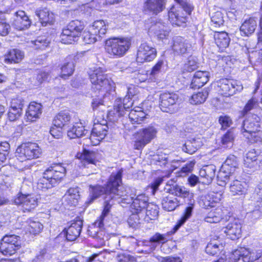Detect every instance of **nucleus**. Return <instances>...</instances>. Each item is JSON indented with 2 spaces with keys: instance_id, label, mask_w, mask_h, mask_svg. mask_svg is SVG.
Here are the masks:
<instances>
[{
  "instance_id": "f257e3e1",
  "label": "nucleus",
  "mask_w": 262,
  "mask_h": 262,
  "mask_svg": "<svg viewBox=\"0 0 262 262\" xmlns=\"http://www.w3.org/2000/svg\"><path fill=\"white\" fill-rule=\"evenodd\" d=\"M122 169L117 172H113L105 187L101 185L90 186V194L86 201L88 204L92 203L101 195H104V208L102 212L103 216L108 215L115 202L120 203L119 199H121L122 202H126L125 196L128 193L129 188L127 186L120 185L122 182Z\"/></svg>"
},
{
  "instance_id": "f03ea898",
  "label": "nucleus",
  "mask_w": 262,
  "mask_h": 262,
  "mask_svg": "<svg viewBox=\"0 0 262 262\" xmlns=\"http://www.w3.org/2000/svg\"><path fill=\"white\" fill-rule=\"evenodd\" d=\"M165 190L166 192L170 194L183 198L184 202L188 205V206L185 209L184 214L178 221L177 224L171 231V234H174L184 224L186 220L191 216L195 203L194 194L188 188L183 186L178 185L172 181L171 182L169 181L167 183V187L165 188Z\"/></svg>"
},
{
  "instance_id": "7ed1b4c3",
  "label": "nucleus",
  "mask_w": 262,
  "mask_h": 262,
  "mask_svg": "<svg viewBox=\"0 0 262 262\" xmlns=\"http://www.w3.org/2000/svg\"><path fill=\"white\" fill-rule=\"evenodd\" d=\"M223 211L222 209L217 208L209 212L205 217L204 220L209 223L219 222L223 223L225 221L228 222L229 223L226 227L223 228L224 232L232 240L238 238L242 232V225L240 220L231 216H229L228 219L227 216L224 218L223 217Z\"/></svg>"
},
{
  "instance_id": "20e7f679",
  "label": "nucleus",
  "mask_w": 262,
  "mask_h": 262,
  "mask_svg": "<svg viewBox=\"0 0 262 262\" xmlns=\"http://www.w3.org/2000/svg\"><path fill=\"white\" fill-rule=\"evenodd\" d=\"M66 168L62 164H54L48 168L39 179L38 188L45 191L57 186L65 176Z\"/></svg>"
},
{
  "instance_id": "39448f33",
  "label": "nucleus",
  "mask_w": 262,
  "mask_h": 262,
  "mask_svg": "<svg viewBox=\"0 0 262 262\" xmlns=\"http://www.w3.org/2000/svg\"><path fill=\"white\" fill-rule=\"evenodd\" d=\"M179 7L173 5L168 10V19L173 26H181L185 24L187 16L193 9L192 5L187 0H174Z\"/></svg>"
},
{
  "instance_id": "423d86ee",
  "label": "nucleus",
  "mask_w": 262,
  "mask_h": 262,
  "mask_svg": "<svg viewBox=\"0 0 262 262\" xmlns=\"http://www.w3.org/2000/svg\"><path fill=\"white\" fill-rule=\"evenodd\" d=\"M30 189L27 182H23L17 194V211L19 212H29L38 205V199L35 195L29 194Z\"/></svg>"
},
{
  "instance_id": "0eeeda50",
  "label": "nucleus",
  "mask_w": 262,
  "mask_h": 262,
  "mask_svg": "<svg viewBox=\"0 0 262 262\" xmlns=\"http://www.w3.org/2000/svg\"><path fill=\"white\" fill-rule=\"evenodd\" d=\"M84 28L83 21L75 19L71 21L62 30L60 40L62 43L72 44L78 40Z\"/></svg>"
},
{
  "instance_id": "6e6552de",
  "label": "nucleus",
  "mask_w": 262,
  "mask_h": 262,
  "mask_svg": "<svg viewBox=\"0 0 262 262\" xmlns=\"http://www.w3.org/2000/svg\"><path fill=\"white\" fill-rule=\"evenodd\" d=\"M262 255L261 250L253 251L248 248L241 247L234 250L229 255V262H253ZM215 262H227L221 258Z\"/></svg>"
},
{
  "instance_id": "1a4fd4ad",
  "label": "nucleus",
  "mask_w": 262,
  "mask_h": 262,
  "mask_svg": "<svg viewBox=\"0 0 262 262\" xmlns=\"http://www.w3.org/2000/svg\"><path fill=\"white\" fill-rule=\"evenodd\" d=\"M130 45V39L127 38H113L106 40L105 49L110 56L120 57L125 54Z\"/></svg>"
},
{
  "instance_id": "9d476101",
  "label": "nucleus",
  "mask_w": 262,
  "mask_h": 262,
  "mask_svg": "<svg viewBox=\"0 0 262 262\" xmlns=\"http://www.w3.org/2000/svg\"><path fill=\"white\" fill-rule=\"evenodd\" d=\"M105 72L103 68L99 67L95 69L90 74L92 89L95 92L99 91V96H103L105 92L110 88V81Z\"/></svg>"
},
{
  "instance_id": "9b49d317",
  "label": "nucleus",
  "mask_w": 262,
  "mask_h": 262,
  "mask_svg": "<svg viewBox=\"0 0 262 262\" xmlns=\"http://www.w3.org/2000/svg\"><path fill=\"white\" fill-rule=\"evenodd\" d=\"M134 102L130 95L126 96L123 100L121 98L117 99L114 103L113 110L107 113V119L112 122H116L121 116H123L126 111L133 106Z\"/></svg>"
},
{
  "instance_id": "f8f14e48",
  "label": "nucleus",
  "mask_w": 262,
  "mask_h": 262,
  "mask_svg": "<svg viewBox=\"0 0 262 262\" xmlns=\"http://www.w3.org/2000/svg\"><path fill=\"white\" fill-rule=\"evenodd\" d=\"M41 154V150L37 144L26 142L17 147V161L23 162L26 160L37 158Z\"/></svg>"
},
{
  "instance_id": "ddd939ff",
  "label": "nucleus",
  "mask_w": 262,
  "mask_h": 262,
  "mask_svg": "<svg viewBox=\"0 0 262 262\" xmlns=\"http://www.w3.org/2000/svg\"><path fill=\"white\" fill-rule=\"evenodd\" d=\"M43 229V225L39 222L30 219L25 222L20 223L17 229L21 232L17 234L22 235V238L25 241L28 239L31 235L38 234Z\"/></svg>"
},
{
  "instance_id": "4468645a",
  "label": "nucleus",
  "mask_w": 262,
  "mask_h": 262,
  "mask_svg": "<svg viewBox=\"0 0 262 262\" xmlns=\"http://www.w3.org/2000/svg\"><path fill=\"white\" fill-rule=\"evenodd\" d=\"M245 119L243 121L242 126L241 132L247 139L256 130L259 129L260 117L256 114H248L245 116Z\"/></svg>"
},
{
  "instance_id": "2eb2a0df",
  "label": "nucleus",
  "mask_w": 262,
  "mask_h": 262,
  "mask_svg": "<svg viewBox=\"0 0 262 262\" xmlns=\"http://www.w3.org/2000/svg\"><path fill=\"white\" fill-rule=\"evenodd\" d=\"M179 99L178 95L173 92L161 93L159 97V107L162 111L171 113L173 112Z\"/></svg>"
},
{
  "instance_id": "dca6fc26",
  "label": "nucleus",
  "mask_w": 262,
  "mask_h": 262,
  "mask_svg": "<svg viewBox=\"0 0 262 262\" xmlns=\"http://www.w3.org/2000/svg\"><path fill=\"white\" fill-rule=\"evenodd\" d=\"M218 83L219 92L221 95L225 96L233 95L236 92H240L243 89L239 81L233 79H222Z\"/></svg>"
},
{
  "instance_id": "f3484780",
  "label": "nucleus",
  "mask_w": 262,
  "mask_h": 262,
  "mask_svg": "<svg viewBox=\"0 0 262 262\" xmlns=\"http://www.w3.org/2000/svg\"><path fill=\"white\" fill-rule=\"evenodd\" d=\"M157 54V52L155 48L146 42H143L138 48L136 60L140 63L149 62L156 58Z\"/></svg>"
},
{
  "instance_id": "a211bd4d",
  "label": "nucleus",
  "mask_w": 262,
  "mask_h": 262,
  "mask_svg": "<svg viewBox=\"0 0 262 262\" xmlns=\"http://www.w3.org/2000/svg\"><path fill=\"white\" fill-rule=\"evenodd\" d=\"M171 231L167 232L166 234H161L157 232L152 235L149 241H143L144 249L141 250V252L145 253H150L153 252L159 245H163L168 241L167 235H171Z\"/></svg>"
},
{
  "instance_id": "6ab92c4d",
  "label": "nucleus",
  "mask_w": 262,
  "mask_h": 262,
  "mask_svg": "<svg viewBox=\"0 0 262 262\" xmlns=\"http://www.w3.org/2000/svg\"><path fill=\"white\" fill-rule=\"evenodd\" d=\"M102 122H97L94 123V127L91 132L89 140L91 141L93 145H97L99 142L103 139L108 133V126L106 120H102Z\"/></svg>"
},
{
  "instance_id": "aec40b11",
  "label": "nucleus",
  "mask_w": 262,
  "mask_h": 262,
  "mask_svg": "<svg viewBox=\"0 0 262 262\" xmlns=\"http://www.w3.org/2000/svg\"><path fill=\"white\" fill-rule=\"evenodd\" d=\"M128 187L129 188V190L127 195L125 196L126 199V200H125L126 202L124 201L123 202L121 201V199H119L120 203L129 204L132 201L131 208L134 209L136 213H139L146 208L148 204H149V203H148V198L145 194H141L138 195L134 199V197L131 196V194H129L130 188L129 187Z\"/></svg>"
},
{
  "instance_id": "412c9836",
  "label": "nucleus",
  "mask_w": 262,
  "mask_h": 262,
  "mask_svg": "<svg viewBox=\"0 0 262 262\" xmlns=\"http://www.w3.org/2000/svg\"><path fill=\"white\" fill-rule=\"evenodd\" d=\"M107 215L103 216V212L99 217L91 226H89L87 232L88 235L100 242L102 243L104 237V231H103V221Z\"/></svg>"
},
{
  "instance_id": "4be33fe9",
  "label": "nucleus",
  "mask_w": 262,
  "mask_h": 262,
  "mask_svg": "<svg viewBox=\"0 0 262 262\" xmlns=\"http://www.w3.org/2000/svg\"><path fill=\"white\" fill-rule=\"evenodd\" d=\"M77 158L81 161L80 166L89 168V165H96L102 159L101 155L97 151L84 150L82 153L78 154Z\"/></svg>"
},
{
  "instance_id": "5701e85b",
  "label": "nucleus",
  "mask_w": 262,
  "mask_h": 262,
  "mask_svg": "<svg viewBox=\"0 0 262 262\" xmlns=\"http://www.w3.org/2000/svg\"><path fill=\"white\" fill-rule=\"evenodd\" d=\"M253 195L256 202L255 209L247 215L248 217L254 221L259 218L262 213V183L259 184L256 187Z\"/></svg>"
},
{
  "instance_id": "b1692460",
  "label": "nucleus",
  "mask_w": 262,
  "mask_h": 262,
  "mask_svg": "<svg viewBox=\"0 0 262 262\" xmlns=\"http://www.w3.org/2000/svg\"><path fill=\"white\" fill-rule=\"evenodd\" d=\"M16 236L9 235L5 236L0 245V251L4 255H12L16 252Z\"/></svg>"
},
{
  "instance_id": "393cba45",
  "label": "nucleus",
  "mask_w": 262,
  "mask_h": 262,
  "mask_svg": "<svg viewBox=\"0 0 262 262\" xmlns=\"http://www.w3.org/2000/svg\"><path fill=\"white\" fill-rule=\"evenodd\" d=\"M166 0H146L143 4L145 13L157 15L165 8Z\"/></svg>"
},
{
  "instance_id": "a878e982",
  "label": "nucleus",
  "mask_w": 262,
  "mask_h": 262,
  "mask_svg": "<svg viewBox=\"0 0 262 262\" xmlns=\"http://www.w3.org/2000/svg\"><path fill=\"white\" fill-rule=\"evenodd\" d=\"M83 221L80 219L73 222L70 226L67 229L66 231V237L69 241H74L80 235Z\"/></svg>"
},
{
  "instance_id": "bb28decb",
  "label": "nucleus",
  "mask_w": 262,
  "mask_h": 262,
  "mask_svg": "<svg viewBox=\"0 0 262 262\" xmlns=\"http://www.w3.org/2000/svg\"><path fill=\"white\" fill-rule=\"evenodd\" d=\"M191 46L182 37L178 36L173 38L172 49L175 54L184 55L189 53Z\"/></svg>"
},
{
  "instance_id": "cd10ccee",
  "label": "nucleus",
  "mask_w": 262,
  "mask_h": 262,
  "mask_svg": "<svg viewBox=\"0 0 262 262\" xmlns=\"http://www.w3.org/2000/svg\"><path fill=\"white\" fill-rule=\"evenodd\" d=\"M216 167L213 164L203 166L199 171L201 182L205 184H210L215 176Z\"/></svg>"
},
{
  "instance_id": "c85d7f7f",
  "label": "nucleus",
  "mask_w": 262,
  "mask_h": 262,
  "mask_svg": "<svg viewBox=\"0 0 262 262\" xmlns=\"http://www.w3.org/2000/svg\"><path fill=\"white\" fill-rule=\"evenodd\" d=\"M42 113V105L40 103L33 102L30 103L26 112L25 119L27 121H35Z\"/></svg>"
},
{
  "instance_id": "c756f323",
  "label": "nucleus",
  "mask_w": 262,
  "mask_h": 262,
  "mask_svg": "<svg viewBox=\"0 0 262 262\" xmlns=\"http://www.w3.org/2000/svg\"><path fill=\"white\" fill-rule=\"evenodd\" d=\"M150 33H153L158 38H165L169 34V29L167 26L161 20L152 24L149 29Z\"/></svg>"
},
{
  "instance_id": "7c9ffc66",
  "label": "nucleus",
  "mask_w": 262,
  "mask_h": 262,
  "mask_svg": "<svg viewBox=\"0 0 262 262\" xmlns=\"http://www.w3.org/2000/svg\"><path fill=\"white\" fill-rule=\"evenodd\" d=\"M35 14L39 19L42 26L52 25L54 21V15L47 8H39L35 11Z\"/></svg>"
},
{
  "instance_id": "2f4dec72",
  "label": "nucleus",
  "mask_w": 262,
  "mask_h": 262,
  "mask_svg": "<svg viewBox=\"0 0 262 262\" xmlns=\"http://www.w3.org/2000/svg\"><path fill=\"white\" fill-rule=\"evenodd\" d=\"M208 80L209 73L208 72L197 71L193 76L190 87L192 89H199L206 84Z\"/></svg>"
},
{
  "instance_id": "473e14b6",
  "label": "nucleus",
  "mask_w": 262,
  "mask_h": 262,
  "mask_svg": "<svg viewBox=\"0 0 262 262\" xmlns=\"http://www.w3.org/2000/svg\"><path fill=\"white\" fill-rule=\"evenodd\" d=\"M80 198L79 188H69L63 197V202L66 205L70 206H75Z\"/></svg>"
},
{
  "instance_id": "72a5a7b5",
  "label": "nucleus",
  "mask_w": 262,
  "mask_h": 262,
  "mask_svg": "<svg viewBox=\"0 0 262 262\" xmlns=\"http://www.w3.org/2000/svg\"><path fill=\"white\" fill-rule=\"evenodd\" d=\"M161 204L163 208L168 211L174 210L180 205L178 199L170 193L163 195Z\"/></svg>"
},
{
  "instance_id": "f704fd0d",
  "label": "nucleus",
  "mask_w": 262,
  "mask_h": 262,
  "mask_svg": "<svg viewBox=\"0 0 262 262\" xmlns=\"http://www.w3.org/2000/svg\"><path fill=\"white\" fill-rule=\"evenodd\" d=\"M147 116V114L141 110V107H136L135 109L130 111L128 118L133 124H141L145 122Z\"/></svg>"
},
{
  "instance_id": "c9c22d12",
  "label": "nucleus",
  "mask_w": 262,
  "mask_h": 262,
  "mask_svg": "<svg viewBox=\"0 0 262 262\" xmlns=\"http://www.w3.org/2000/svg\"><path fill=\"white\" fill-rule=\"evenodd\" d=\"M221 194L214 192H211L202 196L200 203V205L204 208L213 207L214 204L221 200Z\"/></svg>"
},
{
  "instance_id": "e433bc0d",
  "label": "nucleus",
  "mask_w": 262,
  "mask_h": 262,
  "mask_svg": "<svg viewBox=\"0 0 262 262\" xmlns=\"http://www.w3.org/2000/svg\"><path fill=\"white\" fill-rule=\"evenodd\" d=\"M89 134V131L84 128L81 122L75 123L68 131V136L71 139L80 138Z\"/></svg>"
},
{
  "instance_id": "4c0bfd02",
  "label": "nucleus",
  "mask_w": 262,
  "mask_h": 262,
  "mask_svg": "<svg viewBox=\"0 0 262 262\" xmlns=\"http://www.w3.org/2000/svg\"><path fill=\"white\" fill-rule=\"evenodd\" d=\"M248 184L245 181L233 180L230 185V191L233 195H243L247 192Z\"/></svg>"
},
{
  "instance_id": "58836bf2",
  "label": "nucleus",
  "mask_w": 262,
  "mask_h": 262,
  "mask_svg": "<svg viewBox=\"0 0 262 262\" xmlns=\"http://www.w3.org/2000/svg\"><path fill=\"white\" fill-rule=\"evenodd\" d=\"M257 27V23L255 18L251 17L246 20L240 27L242 35L249 36L255 31Z\"/></svg>"
},
{
  "instance_id": "ea45409f",
  "label": "nucleus",
  "mask_w": 262,
  "mask_h": 262,
  "mask_svg": "<svg viewBox=\"0 0 262 262\" xmlns=\"http://www.w3.org/2000/svg\"><path fill=\"white\" fill-rule=\"evenodd\" d=\"M71 116L69 112L62 111L59 113L53 120L54 125L60 129L67 125L70 121Z\"/></svg>"
},
{
  "instance_id": "a19ab883",
  "label": "nucleus",
  "mask_w": 262,
  "mask_h": 262,
  "mask_svg": "<svg viewBox=\"0 0 262 262\" xmlns=\"http://www.w3.org/2000/svg\"><path fill=\"white\" fill-rule=\"evenodd\" d=\"M107 29V25L103 20H97L95 21L90 27L92 32L96 34L99 39L104 35Z\"/></svg>"
},
{
  "instance_id": "79ce46f5",
  "label": "nucleus",
  "mask_w": 262,
  "mask_h": 262,
  "mask_svg": "<svg viewBox=\"0 0 262 262\" xmlns=\"http://www.w3.org/2000/svg\"><path fill=\"white\" fill-rule=\"evenodd\" d=\"M215 42L221 49L227 48L230 42L228 34L225 32H216L214 34Z\"/></svg>"
},
{
  "instance_id": "37998d69",
  "label": "nucleus",
  "mask_w": 262,
  "mask_h": 262,
  "mask_svg": "<svg viewBox=\"0 0 262 262\" xmlns=\"http://www.w3.org/2000/svg\"><path fill=\"white\" fill-rule=\"evenodd\" d=\"M233 173L234 172L223 169V167L222 166L217 175L219 185L222 186L226 185L229 180L232 178Z\"/></svg>"
},
{
  "instance_id": "c03bdc74",
  "label": "nucleus",
  "mask_w": 262,
  "mask_h": 262,
  "mask_svg": "<svg viewBox=\"0 0 262 262\" xmlns=\"http://www.w3.org/2000/svg\"><path fill=\"white\" fill-rule=\"evenodd\" d=\"M202 145V143L200 139H193L192 140L188 141L183 145V150L189 154H193Z\"/></svg>"
},
{
  "instance_id": "a18cd8bd",
  "label": "nucleus",
  "mask_w": 262,
  "mask_h": 262,
  "mask_svg": "<svg viewBox=\"0 0 262 262\" xmlns=\"http://www.w3.org/2000/svg\"><path fill=\"white\" fill-rule=\"evenodd\" d=\"M208 91L206 89L194 93L189 99L190 103L193 105L204 103L208 96Z\"/></svg>"
},
{
  "instance_id": "49530a36",
  "label": "nucleus",
  "mask_w": 262,
  "mask_h": 262,
  "mask_svg": "<svg viewBox=\"0 0 262 262\" xmlns=\"http://www.w3.org/2000/svg\"><path fill=\"white\" fill-rule=\"evenodd\" d=\"M31 25L29 17L24 11H17V30L28 29Z\"/></svg>"
},
{
  "instance_id": "de8ad7c7",
  "label": "nucleus",
  "mask_w": 262,
  "mask_h": 262,
  "mask_svg": "<svg viewBox=\"0 0 262 262\" xmlns=\"http://www.w3.org/2000/svg\"><path fill=\"white\" fill-rule=\"evenodd\" d=\"M157 133V130L155 127L149 126L147 127L143 128L141 131L138 133V134L141 136V137L143 138L144 140L149 143L156 137Z\"/></svg>"
},
{
  "instance_id": "09e8293b",
  "label": "nucleus",
  "mask_w": 262,
  "mask_h": 262,
  "mask_svg": "<svg viewBox=\"0 0 262 262\" xmlns=\"http://www.w3.org/2000/svg\"><path fill=\"white\" fill-rule=\"evenodd\" d=\"M198 65L197 58L194 56H191L188 58L187 62L184 64L182 72L183 73L191 72L198 69Z\"/></svg>"
},
{
  "instance_id": "8fccbe9b",
  "label": "nucleus",
  "mask_w": 262,
  "mask_h": 262,
  "mask_svg": "<svg viewBox=\"0 0 262 262\" xmlns=\"http://www.w3.org/2000/svg\"><path fill=\"white\" fill-rule=\"evenodd\" d=\"M234 137L233 129L228 130L222 138L221 143L222 145L226 148L231 147L233 145Z\"/></svg>"
},
{
  "instance_id": "3c124183",
  "label": "nucleus",
  "mask_w": 262,
  "mask_h": 262,
  "mask_svg": "<svg viewBox=\"0 0 262 262\" xmlns=\"http://www.w3.org/2000/svg\"><path fill=\"white\" fill-rule=\"evenodd\" d=\"M237 166L238 163L236 157L234 155H230L227 157L222 166L223 167V169L234 172L235 169L237 168Z\"/></svg>"
},
{
  "instance_id": "603ef678",
  "label": "nucleus",
  "mask_w": 262,
  "mask_h": 262,
  "mask_svg": "<svg viewBox=\"0 0 262 262\" xmlns=\"http://www.w3.org/2000/svg\"><path fill=\"white\" fill-rule=\"evenodd\" d=\"M74 63L73 61L67 62L63 63L61 68V76L66 79L71 75L74 70Z\"/></svg>"
},
{
  "instance_id": "864d4df0",
  "label": "nucleus",
  "mask_w": 262,
  "mask_h": 262,
  "mask_svg": "<svg viewBox=\"0 0 262 262\" xmlns=\"http://www.w3.org/2000/svg\"><path fill=\"white\" fill-rule=\"evenodd\" d=\"M158 207L156 205L152 203L148 204L146 208V216L148 220H155L158 215Z\"/></svg>"
},
{
  "instance_id": "5fc2aeb1",
  "label": "nucleus",
  "mask_w": 262,
  "mask_h": 262,
  "mask_svg": "<svg viewBox=\"0 0 262 262\" xmlns=\"http://www.w3.org/2000/svg\"><path fill=\"white\" fill-rule=\"evenodd\" d=\"M258 160V157L257 156L255 151L252 150L249 151L247 154L245 159H244V164L249 167L254 166L255 163L257 164Z\"/></svg>"
},
{
  "instance_id": "6e6d98bb",
  "label": "nucleus",
  "mask_w": 262,
  "mask_h": 262,
  "mask_svg": "<svg viewBox=\"0 0 262 262\" xmlns=\"http://www.w3.org/2000/svg\"><path fill=\"white\" fill-rule=\"evenodd\" d=\"M222 248V245L219 244L216 242L211 241L207 245L205 251L208 254L215 255L218 253L221 248Z\"/></svg>"
},
{
  "instance_id": "4d7b16f0",
  "label": "nucleus",
  "mask_w": 262,
  "mask_h": 262,
  "mask_svg": "<svg viewBox=\"0 0 262 262\" xmlns=\"http://www.w3.org/2000/svg\"><path fill=\"white\" fill-rule=\"evenodd\" d=\"M35 49L43 50L47 47L50 43L46 37L44 36L38 37L36 40L31 41Z\"/></svg>"
},
{
  "instance_id": "13d9d810",
  "label": "nucleus",
  "mask_w": 262,
  "mask_h": 262,
  "mask_svg": "<svg viewBox=\"0 0 262 262\" xmlns=\"http://www.w3.org/2000/svg\"><path fill=\"white\" fill-rule=\"evenodd\" d=\"M82 38L83 42L87 44L94 43L100 39L96 34L92 32L90 30L88 31H84L82 34Z\"/></svg>"
},
{
  "instance_id": "bf43d9fd",
  "label": "nucleus",
  "mask_w": 262,
  "mask_h": 262,
  "mask_svg": "<svg viewBox=\"0 0 262 262\" xmlns=\"http://www.w3.org/2000/svg\"><path fill=\"white\" fill-rule=\"evenodd\" d=\"M195 162L193 161L187 162L177 172V177H184L188 175L192 171Z\"/></svg>"
},
{
  "instance_id": "052dcab7",
  "label": "nucleus",
  "mask_w": 262,
  "mask_h": 262,
  "mask_svg": "<svg viewBox=\"0 0 262 262\" xmlns=\"http://www.w3.org/2000/svg\"><path fill=\"white\" fill-rule=\"evenodd\" d=\"M257 105V101L255 99L252 98L249 100L242 111V115L245 116H247L248 114H254V113H251L250 111L255 109Z\"/></svg>"
},
{
  "instance_id": "680f3d73",
  "label": "nucleus",
  "mask_w": 262,
  "mask_h": 262,
  "mask_svg": "<svg viewBox=\"0 0 262 262\" xmlns=\"http://www.w3.org/2000/svg\"><path fill=\"white\" fill-rule=\"evenodd\" d=\"M164 66V61L162 59H159L157 63L152 68L150 75L153 77L157 76L161 72L162 68Z\"/></svg>"
},
{
  "instance_id": "e2e57ef3",
  "label": "nucleus",
  "mask_w": 262,
  "mask_h": 262,
  "mask_svg": "<svg viewBox=\"0 0 262 262\" xmlns=\"http://www.w3.org/2000/svg\"><path fill=\"white\" fill-rule=\"evenodd\" d=\"M4 62L7 64L16 63V49L9 51L5 55Z\"/></svg>"
},
{
  "instance_id": "0e129e2a",
  "label": "nucleus",
  "mask_w": 262,
  "mask_h": 262,
  "mask_svg": "<svg viewBox=\"0 0 262 262\" xmlns=\"http://www.w3.org/2000/svg\"><path fill=\"white\" fill-rule=\"evenodd\" d=\"M48 257L49 255L47 254V249H43L36 255L32 262H45Z\"/></svg>"
},
{
  "instance_id": "69168bd1",
  "label": "nucleus",
  "mask_w": 262,
  "mask_h": 262,
  "mask_svg": "<svg viewBox=\"0 0 262 262\" xmlns=\"http://www.w3.org/2000/svg\"><path fill=\"white\" fill-rule=\"evenodd\" d=\"M139 213H136L135 210L133 211V213L130 216L128 220V223L130 226L136 227L138 224H140Z\"/></svg>"
},
{
  "instance_id": "338daca9",
  "label": "nucleus",
  "mask_w": 262,
  "mask_h": 262,
  "mask_svg": "<svg viewBox=\"0 0 262 262\" xmlns=\"http://www.w3.org/2000/svg\"><path fill=\"white\" fill-rule=\"evenodd\" d=\"M219 122L222 125V128L225 129L229 127L232 123V120L228 116H221L219 118Z\"/></svg>"
},
{
  "instance_id": "774afa93",
  "label": "nucleus",
  "mask_w": 262,
  "mask_h": 262,
  "mask_svg": "<svg viewBox=\"0 0 262 262\" xmlns=\"http://www.w3.org/2000/svg\"><path fill=\"white\" fill-rule=\"evenodd\" d=\"M248 139L254 142L262 143V130H260V128L257 129L250 136V138Z\"/></svg>"
}]
</instances>
